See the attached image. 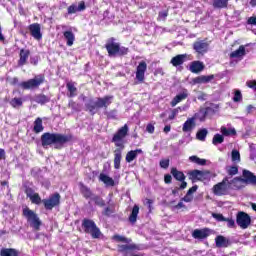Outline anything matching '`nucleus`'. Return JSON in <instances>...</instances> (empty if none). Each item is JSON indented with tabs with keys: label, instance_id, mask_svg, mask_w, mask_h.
I'll return each instance as SVG.
<instances>
[{
	"label": "nucleus",
	"instance_id": "1",
	"mask_svg": "<svg viewBox=\"0 0 256 256\" xmlns=\"http://www.w3.org/2000/svg\"><path fill=\"white\" fill-rule=\"evenodd\" d=\"M128 133H129V126L125 124L114 134L112 138V143H115V146L119 147L114 151V167L116 169H121V157H122L123 150L125 149V145H124L125 142L123 141V139L127 137Z\"/></svg>",
	"mask_w": 256,
	"mask_h": 256
},
{
	"label": "nucleus",
	"instance_id": "2",
	"mask_svg": "<svg viewBox=\"0 0 256 256\" xmlns=\"http://www.w3.org/2000/svg\"><path fill=\"white\" fill-rule=\"evenodd\" d=\"M71 139H73L72 135L46 132L41 136V143L44 149H47V147L51 145H54L55 149H62V147L66 143H69Z\"/></svg>",
	"mask_w": 256,
	"mask_h": 256
},
{
	"label": "nucleus",
	"instance_id": "3",
	"mask_svg": "<svg viewBox=\"0 0 256 256\" xmlns=\"http://www.w3.org/2000/svg\"><path fill=\"white\" fill-rule=\"evenodd\" d=\"M112 239L116 241V243H126L117 245L119 253H122L124 256H138L135 254V251H139V245L131 243V238L116 234Z\"/></svg>",
	"mask_w": 256,
	"mask_h": 256
},
{
	"label": "nucleus",
	"instance_id": "4",
	"mask_svg": "<svg viewBox=\"0 0 256 256\" xmlns=\"http://www.w3.org/2000/svg\"><path fill=\"white\" fill-rule=\"evenodd\" d=\"M45 83V76L39 74L34 78L29 79L27 81L19 82V78L14 77L10 80V85H17L20 89H24L26 91H33L35 89H39L41 85Z\"/></svg>",
	"mask_w": 256,
	"mask_h": 256
},
{
	"label": "nucleus",
	"instance_id": "5",
	"mask_svg": "<svg viewBox=\"0 0 256 256\" xmlns=\"http://www.w3.org/2000/svg\"><path fill=\"white\" fill-rule=\"evenodd\" d=\"M113 103V96H105L103 98H90L86 103V111L90 113V115H95L99 109H107L109 105Z\"/></svg>",
	"mask_w": 256,
	"mask_h": 256
},
{
	"label": "nucleus",
	"instance_id": "6",
	"mask_svg": "<svg viewBox=\"0 0 256 256\" xmlns=\"http://www.w3.org/2000/svg\"><path fill=\"white\" fill-rule=\"evenodd\" d=\"M105 48L109 57H117L127 55L129 53V48L121 46V44L115 42V38H109Z\"/></svg>",
	"mask_w": 256,
	"mask_h": 256
},
{
	"label": "nucleus",
	"instance_id": "7",
	"mask_svg": "<svg viewBox=\"0 0 256 256\" xmlns=\"http://www.w3.org/2000/svg\"><path fill=\"white\" fill-rule=\"evenodd\" d=\"M82 229L84 233L91 235L92 239H99V237H101V230L97 227L95 221L91 219L84 218L82 220Z\"/></svg>",
	"mask_w": 256,
	"mask_h": 256
},
{
	"label": "nucleus",
	"instance_id": "8",
	"mask_svg": "<svg viewBox=\"0 0 256 256\" xmlns=\"http://www.w3.org/2000/svg\"><path fill=\"white\" fill-rule=\"evenodd\" d=\"M23 216L27 219L28 223L33 227V229L39 231V228L41 227V220L39 219V216L33 212V210L24 208Z\"/></svg>",
	"mask_w": 256,
	"mask_h": 256
},
{
	"label": "nucleus",
	"instance_id": "9",
	"mask_svg": "<svg viewBox=\"0 0 256 256\" xmlns=\"http://www.w3.org/2000/svg\"><path fill=\"white\" fill-rule=\"evenodd\" d=\"M236 223L240 229H248L249 225H251V216L243 211H240L236 215Z\"/></svg>",
	"mask_w": 256,
	"mask_h": 256
},
{
	"label": "nucleus",
	"instance_id": "10",
	"mask_svg": "<svg viewBox=\"0 0 256 256\" xmlns=\"http://www.w3.org/2000/svg\"><path fill=\"white\" fill-rule=\"evenodd\" d=\"M42 203L48 211H51L54 207L59 206L61 203V195L59 193H54L48 199H43Z\"/></svg>",
	"mask_w": 256,
	"mask_h": 256
},
{
	"label": "nucleus",
	"instance_id": "11",
	"mask_svg": "<svg viewBox=\"0 0 256 256\" xmlns=\"http://www.w3.org/2000/svg\"><path fill=\"white\" fill-rule=\"evenodd\" d=\"M213 189H214V195H218V196L229 195V191L231 190L229 188V182L227 177H225L222 180V182L214 185Z\"/></svg>",
	"mask_w": 256,
	"mask_h": 256
},
{
	"label": "nucleus",
	"instance_id": "12",
	"mask_svg": "<svg viewBox=\"0 0 256 256\" xmlns=\"http://www.w3.org/2000/svg\"><path fill=\"white\" fill-rule=\"evenodd\" d=\"M226 179H228V187L230 191H239V189L245 187V182H243V178L241 177L231 178L226 176Z\"/></svg>",
	"mask_w": 256,
	"mask_h": 256
},
{
	"label": "nucleus",
	"instance_id": "13",
	"mask_svg": "<svg viewBox=\"0 0 256 256\" xmlns=\"http://www.w3.org/2000/svg\"><path fill=\"white\" fill-rule=\"evenodd\" d=\"M193 49L198 55H205L209 51V42L207 40H197L193 43Z\"/></svg>",
	"mask_w": 256,
	"mask_h": 256
},
{
	"label": "nucleus",
	"instance_id": "14",
	"mask_svg": "<svg viewBox=\"0 0 256 256\" xmlns=\"http://www.w3.org/2000/svg\"><path fill=\"white\" fill-rule=\"evenodd\" d=\"M188 175L192 181H207L209 179V172L201 170H193Z\"/></svg>",
	"mask_w": 256,
	"mask_h": 256
},
{
	"label": "nucleus",
	"instance_id": "15",
	"mask_svg": "<svg viewBox=\"0 0 256 256\" xmlns=\"http://www.w3.org/2000/svg\"><path fill=\"white\" fill-rule=\"evenodd\" d=\"M147 71V62L141 61L136 68V79L143 83L145 81V72Z\"/></svg>",
	"mask_w": 256,
	"mask_h": 256
},
{
	"label": "nucleus",
	"instance_id": "16",
	"mask_svg": "<svg viewBox=\"0 0 256 256\" xmlns=\"http://www.w3.org/2000/svg\"><path fill=\"white\" fill-rule=\"evenodd\" d=\"M29 31L31 36L35 38L36 41H41V39H43V34H41V25L39 23L29 25Z\"/></svg>",
	"mask_w": 256,
	"mask_h": 256
},
{
	"label": "nucleus",
	"instance_id": "17",
	"mask_svg": "<svg viewBox=\"0 0 256 256\" xmlns=\"http://www.w3.org/2000/svg\"><path fill=\"white\" fill-rule=\"evenodd\" d=\"M215 243H216V247L218 249L231 247V245L233 244V242H231V239H229L223 235L216 236Z\"/></svg>",
	"mask_w": 256,
	"mask_h": 256
},
{
	"label": "nucleus",
	"instance_id": "18",
	"mask_svg": "<svg viewBox=\"0 0 256 256\" xmlns=\"http://www.w3.org/2000/svg\"><path fill=\"white\" fill-rule=\"evenodd\" d=\"M242 177L244 185H256V176L253 175V172L249 170H243Z\"/></svg>",
	"mask_w": 256,
	"mask_h": 256
},
{
	"label": "nucleus",
	"instance_id": "19",
	"mask_svg": "<svg viewBox=\"0 0 256 256\" xmlns=\"http://www.w3.org/2000/svg\"><path fill=\"white\" fill-rule=\"evenodd\" d=\"M87 6H85V2L81 1L77 4H72L68 7V15H73L75 13H80L81 11H85Z\"/></svg>",
	"mask_w": 256,
	"mask_h": 256
},
{
	"label": "nucleus",
	"instance_id": "20",
	"mask_svg": "<svg viewBox=\"0 0 256 256\" xmlns=\"http://www.w3.org/2000/svg\"><path fill=\"white\" fill-rule=\"evenodd\" d=\"M189 97V92L187 89H184L181 93L177 94L171 101V107H176L178 103L181 101H185V99Z\"/></svg>",
	"mask_w": 256,
	"mask_h": 256
},
{
	"label": "nucleus",
	"instance_id": "21",
	"mask_svg": "<svg viewBox=\"0 0 256 256\" xmlns=\"http://www.w3.org/2000/svg\"><path fill=\"white\" fill-rule=\"evenodd\" d=\"M197 127V123L195 122V118L194 117H191V118H188L184 124H183V127H182V131L184 133H191V131Z\"/></svg>",
	"mask_w": 256,
	"mask_h": 256
},
{
	"label": "nucleus",
	"instance_id": "22",
	"mask_svg": "<svg viewBox=\"0 0 256 256\" xmlns=\"http://www.w3.org/2000/svg\"><path fill=\"white\" fill-rule=\"evenodd\" d=\"M64 39L66 41V45L68 47H73V43H75V34L71 28L63 32Z\"/></svg>",
	"mask_w": 256,
	"mask_h": 256
},
{
	"label": "nucleus",
	"instance_id": "23",
	"mask_svg": "<svg viewBox=\"0 0 256 256\" xmlns=\"http://www.w3.org/2000/svg\"><path fill=\"white\" fill-rule=\"evenodd\" d=\"M186 61L187 54H178L171 59L170 63L173 65V67H179V65H183V63Z\"/></svg>",
	"mask_w": 256,
	"mask_h": 256
},
{
	"label": "nucleus",
	"instance_id": "24",
	"mask_svg": "<svg viewBox=\"0 0 256 256\" xmlns=\"http://www.w3.org/2000/svg\"><path fill=\"white\" fill-rule=\"evenodd\" d=\"M29 55H31V52L27 49H21L19 53V61L18 65L19 67H23V65L27 64V60L29 59Z\"/></svg>",
	"mask_w": 256,
	"mask_h": 256
},
{
	"label": "nucleus",
	"instance_id": "25",
	"mask_svg": "<svg viewBox=\"0 0 256 256\" xmlns=\"http://www.w3.org/2000/svg\"><path fill=\"white\" fill-rule=\"evenodd\" d=\"M32 101L39 105H45V103H49L51 101V98L45 94H37L32 98Z\"/></svg>",
	"mask_w": 256,
	"mask_h": 256
},
{
	"label": "nucleus",
	"instance_id": "26",
	"mask_svg": "<svg viewBox=\"0 0 256 256\" xmlns=\"http://www.w3.org/2000/svg\"><path fill=\"white\" fill-rule=\"evenodd\" d=\"M189 69H190L191 73H201V71H203V69H205V65L201 61H193L190 64Z\"/></svg>",
	"mask_w": 256,
	"mask_h": 256
},
{
	"label": "nucleus",
	"instance_id": "27",
	"mask_svg": "<svg viewBox=\"0 0 256 256\" xmlns=\"http://www.w3.org/2000/svg\"><path fill=\"white\" fill-rule=\"evenodd\" d=\"M143 150L142 149H136L131 150L126 154V163H132V161H135L137 159V155H142Z\"/></svg>",
	"mask_w": 256,
	"mask_h": 256
},
{
	"label": "nucleus",
	"instance_id": "28",
	"mask_svg": "<svg viewBox=\"0 0 256 256\" xmlns=\"http://www.w3.org/2000/svg\"><path fill=\"white\" fill-rule=\"evenodd\" d=\"M247 53L245 52V46L241 45L239 48L230 53L231 59H239L241 57H245Z\"/></svg>",
	"mask_w": 256,
	"mask_h": 256
},
{
	"label": "nucleus",
	"instance_id": "29",
	"mask_svg": "<svg viewBox=\"0 0 256 256\" xmlns=\"http://www.w3.org/2000/svg\"><path fill=\"white\" fill-rule=\"evenodd\" d=\"M80 192L83 195L85 199H93V191H91V188L85 186L83 183H80Z\"/></svg>",
	"mask_w": 256,
	"mask_h": 256
},
{
	"label": "nucleus",
	"instance_id": "30",
	"mask_svg": "<svg viewBox=\"0 0 256 256\" xmlns=\"http://www.w3.org/2000/svg\"><path fill=\"white\" fill-rule=\"evenodd\" d=\"M99 181L104 183V185H107V187H115V180H113V178L107 176V174L101 173L99 175Z\"/></svg>",
	"mask_w": 256,
	"mask_h": 256
},
{
	"label": "nucleus",
	"instance_id": "31",
	"mask_svg": "<svg viewBox=\"0 0 256 256\" xmlns=\"http://www.w3.org/2000/svg\"><path fill=\"white\" fill-rule=\"evenodd\" d=\"M192 236L194 239H207V237H209V232H207L205 229H196L193 231Z\"/></svg>",
	"mask_w": 256,
	"mask_h": 256
},
{
	"label": "nucleus",
	"instance_id": "32",
	"mask_svg": "<svg viewBox=\"0 0 256 256\" xmlns=\"http://www.w3.org/2000/svg\"><path fill=\"white\" fill-rule=\"evenodd\" d=\"M212 6L214 9H227L229 0H213Z\"/></svg>",
	"mask_w": 256,
	"mask_h": 256
},
{
	"label": "nucleus",
	"instance_id": "33",
	"mask_svg": "<svg viewBox=\"0 0 256 256\" xmlns=\"http://www.w3.org/2000/svg\"><path fill=\"white\" fill-rule=\"evenodd\" d=\"M220 131L224 137H233L237 135V130H235V128H227L222 126Z\"/></svg>",
	"mask_w": 256,
	"mask_h": 256
},
{
	"label": "nucleus",
	"instance_id": "34",
	"mask_svg": "<svg viewBox=\"0 0 256 256\" xmlns=\"http://www.w3.org/2000/svg\"><path fill=\"white\" fill-rule=\"evenodd\" d=\"M171 175L176 181H185V174L182 171L177 170V168L171 169Z\"/></svg>",
	"mask_w": 256,
	"mask_h": 256
},
{
	"label": "nucleus",
	"instance_id": "35",
	"mask_svg": "<svg viewBox=\"0 0 256 256\" xmlns=\"http://www.w3.org/2000/svg\"><path fill=\"white\" fill-rule=\"evenodd\" d=\"M43 129H45V127H43V120L41 118H37L34 121V127H33L34 133H42Z\"/></svg>",
	"mask_w": 256,
	"mask_h": 256
},
{
	"label": "nucleus",
	"instance_id": "36",
	"mask_svg": "<svg viewBox=\"0 0 256 256\" xmlns=\"http://www.w3.org/2000/svg\"><path fill=\"white\" fill-rule=\"evenodd\" d=\"M194 118L195 121H197V119H199L201 121V123H203V121H205V119H207V112L203 109L200 108L199 111L197 113L194 114V116H192Z\"/></svg>",
	"mask_w": 256,
	"mask_h": 256
},
{
	"label": "nucleus",
	"instance_id": "37",
	"mask_svg": "<svg viewBox=\"0 0 256 256\" xmlns=\"http://www.w3.org/2000/svg\"><path fill=\"white\" fill-rule=\"evenodd\" d=\"M0 255L1 256H19V254L17 253V250L13 248H3L0 251Z\"/></svg>",
	"mask_w": 256,
	"mask_h": 256
},
{
	"label": "nucleus",
	"instance_id": "38",
	"mask_svg": "<svg viewBox=\"0 0 256 256\" xmlns=\"http://www.w3.org/2000/svg\"><path fill=\"white\" fill-rule=\"evenodd\" d=\"M213 79H215L214 75H208V76L202 75L195 79V83H209L213 81Z\"/></svg>",
	"mask_w": 256,
	"mask_h": 256
},
{
	"label": "nucleus",
	"instance_id": "39",
	"mask_svg": "<svg viewBox=\"0 0 256 256\" xmlns=\"http://www.w3.org/2000/svg\"><path fill=\"white\" fill-rule=\"evenodd\" d=\"M137 215H139V206L134 205L132 212L129 216L130 223H137Z\"/></svg>",
	"mask_w": 256,
	"mask_h": 256
},
{
	"label": "nucleus",
	"instance_id": "40",
	"mask_svg": "<svg viewBox=\"0 0 256 256\" xmlns=\"http://www.w3.org/2000/svg\"><path fill=\"white\" fill-rule=\"evenodd\" d=\"M66 87L70 93L68 97H77V87H75V84L73 82L67 83Z\"/></svg>",
	"mask_w": 256,
	"mask_h": 256
},
{
	"label": "nucleus",
	"instance_id": "41",
	"mask_svg": "<svg viewBox=\"0 0 256 256\" xmlns=\"http://www.w3.org/2000/svg\"><path fill=\"white\" fill-rule=\"evenodd\" d=\"M90 200L93 201L94 205H97L98 207H105V200H103V198H101L99 195L94 194Z\"/></svg>",
	"mask_w": 256,
	"mask_h": 256
},
{
	"label": "nucleus",
	"instance_id": "42",
	"mask_svg": "<svg viewBox=\"0 0 256 256\" xmlns=\"http://www.w3.org/2000/svg\"><path fill=\"white\" fill-rule=\"evenodd\" d=\"M189 161H191V163H196V165H206L207 164V160L201 159L197 156H190Z\"/></svg>",
	"mask_w": 256,
	"mask_h": 256
},
{
	"label": "nucleus",
	"instance_id": "43",
	"mask_svg": "<svg viewBox=\"0 0 256 256\" xmlns=\"http://www.w3.org/2000/svg\"><path fill=\"white\" fill-rule=\"evenodd\" d=\"M225 141V138L223 137V134H215L213 139H212V143L213 145H221V143H223Z\"/></svg>",
	"mask_w": 256,
	"mask_h": 256
},
{
	"label": "nucleus",
	"instance_id": "44",
	"mask_svg": "<svg viewBox=\"0 0 256 256\" xmlns=\"http://www.w3.org/2000/svg\"><path fill=\"white\" fill-rule=\"evenodd\" d=\"M208 133L209 131H207V129L204 128L197 132L196 137L197 139H199V141H205Z\"/></svg>",
	"mask_w": 256,
	"mask_h": 256
},
{
	"label": "nucleus",
	"instance_id": "45",
	"mask_svg": "<svg viewBox=\"0 0 256 256\" xmlns=\"http://www.w3.org/2000/svg\"><path fill=\"white\" fill-rule=\"evenodd\" d=\"M232 161L233 163H240L241 162V154L239 150H232Z\"/></svg>",
	"mask_w": 256,
	"mask_h": 256
},
{
	"label": "nucleus",
	"instance_id": "46",
	"mask_svg": "<svg viewBox=\"0 0 256 256\" xmlns=\"http://www.w3.org/2000/svg\"><path fill=\"white\" fill-rule=\"evenodd\" d=\"M30 201H32V203H34L35 205H41V203H43V200H41V196H39V194L37 193L30 196Z\"/></svg>",
	"mask_w": 256,
	"mask_h": 256
},
{
	"label": "nucleus",
	"instance_id": "47",
	"mask_svg": "<svg viewBox=\"0 0 256 256\" xmlns=\"http://www.w3.org/2000/svg\"><path fill=\"white\" fill-rule=\"evenodd\" d=\"M228 177H233L239 173V168L237 166H230L227 168Z\"/></svg>",
	"mask_w": 256,
	"mask_h": 256
},
{
	"label": "nucleus",
	"instance_id": "48",
	"mask_svg": "<svg viewBox=\"0 0 256 256\" xmlns=\"http://www.w3.org/2000/svg\"><path fill=\"white\" fill-rule=\"evenodd\" d=\"M202 109L206 112V115H213V113H215V109H217V105L211 104L210 106Z\"/></svg>",
	"mask_w": 256,
	"mask_h": 256
},
{
	"label": "nucleus",
	"instance_id": "49",
	"mask_svg": "<svg viewBox=\"0 0 256 256\" xmlns=\"http://www.w3.org/2000/svg\"><path fill=\"white\" fill-rule=\"evenodd\" d=\"M10 105H12L13 107H21V105H23V99H21V98H13L10 101Z\"/></svg>",
	"mask_w": 256,
	"mask_h": 256
},
{
	"label": "nucleus",
	"instance_id": "50",
	"mask_svg": "<svg viewBox=\"0 0 256 256\" xmlns=\"http://www.w3.org/2000/svg\"><path fill=\"white\" fill-rule=\"evenodd\" d=\"M242 99H243V95L241 94V91L236 90L233 97L234 103H239V101H241Z\"/></svg>",
	"mask_w": 256,
	"mask_h": 256
},
{
	"label": "nucleus",
	"instance_id": "51",
	"mask_svg": "<svg viewBox=\"0 0 256 256\" xmlns=\"http://www.w3.org/2000/svg\"><path fill=\"white\" fill-rule=\"evenodd\" d=\"M160 167L162 169H169V159L160 160Z\"/></svg>",
	"mask_w": 256,
	"mask_h": 256
},
{
	"label": "nucleus",
	"instance_id": "52",
	"mask_svg": "<svg viewBox=\"0 0 256 256\" xmlns=\"http://www.w3.org/2000/svg\"><path fill=\"white\" fill-rule=\"evenodd\" d=\"M227 222V227H229L230 229H233L235 227V220H233V218H225V220Z\"/></svg>",
	"mask_w": 256,
	"mask_h": 256
},
{
	"label": "nucleus",
	"instance_id": "53",
	"mask_svg": "<svg viewBox=\"0 0 256 256\" xmlns=\"http://www.w3.org/2000/svg\"><path fill=\"white\" fill-rule=\"evenodd\" d=\"M247 87L256 91V80H250L246 82Z\"/></svg>",
	"mask_w": 256,
	"mask_h": 256
},
{
	"label": "nucleus",
	"instance_id": "54",
	"mask_svg": "<svg viewBox=\"0 0 256 256\" xmlns=\"http://www.w3.org/2000/svg\"><path fill=\"white\" fill-rule=\"evenodd\" d=\"M212 217H213V219H216V221H225L223 214L212 213Z\"/></svg>",
	"mask_w": 256,
	"mask_h": 256
},
{
	"label": "nucleus",
	"instance_id": "55",
	"mask_svg": "<svg viewBox=\"0 0 256 256\" xmlns=\"http://www.w3.org/2000/svg\"><path fill=\"white\" fill-rule=\"evenodd\" d=\"M182 201H185V203H191L193 201V196L191 194L187 193L183 198Z\"/></svg>",
	"mask_w": 256,
	"mask_h": 256
},
{
	"label": "nucleus",
	"instance_id": "56",
	"mask_svg": "<svg viewBox=\"0 0 256 256\" xmlns=\"http://www.w3.org/2000/svg\"><path fill=\"white\" fill-rule=\"evenodd\" d=\"M179 109L181 108H175L173 111H172V114L169 116V119L172 121V119H175V117H177V115H179Z\"/></svg>",
	"mask_w": 256,
	"mask_h": 256
},
{
	"label": "nucleus",
	"instance_id": "57",
	"mask_svg": "<svg viewBox=\"0 0 256 256\" xmlns=\"http://www.w3.org/2000/svg\"><path fill=\"white\" fill-rule=\"evenodd\" d=\"M146 131H147L148 133H150V134L155 133V126H153V124H148V125L146 126Z\"/></svg>",
	"mask_w": 256,
	"mask_h": 256
},
{
	"label": "nucleus",
	"instance_id": "58",
	"mask_svg": "<svg viewBox=\"0 0 256 256\" xmlns=\"http://www.w3.org/2000/svg\"><path fill=\"white\" fill-rule=\"evenodd\" d=\"M171 181H173V177L170 174H166L164 176V182L169 185L171 183Z\"/></svg>",
	"mask_w": 256,
	"mask_h": 256
},
{
	"label": "nucleus",
	"instance_id": "59",
	"mask_svg": "<svg viewBox=\"0 0 256 256\" xmlns=\"http://www.w3.org/2000/svg\"><path fill=\"white\" fill-rule=\"evenodd\" d=\"M197 189H199V187L197 185L192 186L189 190H188V195H193V193H195L197 191Z\"/></svg>",
	"mask_w": 256,
	"mask_h": 256
},
{
	"label": "nucleus",
	"instance_id": "60",
	"mask_svg": "<svg viewBox=\"0 0 256 256\" xmlns=\"http://www.w3.org/2000/svg\"><path fill=\"white\" fill-rule=\"evenodd\" d=\"M248 25H256V16H252L247 21Z\"/></svg>",
	"mask_w": 256,
	"mask_h": 256
},
{
	"label": "nucleus",
	"instance_id": "61",
	"mask_svg": "<svg viewBox=\"0 0 256 256\" xmlns=\"http://www.w3.org/2000/svg\"><path fill=\"white\" fill-rule=\"evenodd\" d=\"M111 213H113V211H111V208L106 207L103 211V215H106L107 217H109V215H111Z\"/></svg>",
	"mask_w": 256,
	"mask_h": 256
},
{
	"label": "nucleus",
	"instance_id": "62",
	"mask_svg": "<svg viewBox=\"0 0 256 256\" xmlns=\"http://www.w3.org/2000/svg\"><path fill=\"white\" fill-rule=\"evenodd\" d=\"M167 15H168L167 11H162L159 13L160 19H165L167 17Z\"/></svg>",
	"mask_w": 256,
	"mask_h": 256
},
{
	"label": "nucleus",
	"instance_id": "63",
	"mask_svg": "<svg viewBox=\"0 0 256 256\" xmlns=\"http://www.w3.org/2000/svg\"><path fill=\"white\" fill-rule=\"evenodd\" d=\"M185 207V204H183V201H180L176 206L175 209H183Z\"/></svg>",
	"mask_w": 256,
	"mask_h": 256
},
{
	"label": "nucleus",
	"instance_id": "64",
	"mask_svg": "<svg viewBox=\"0 0 256 256\" xmlns=\"http://www.w3.org/2000/svg\"><path fill=\"white\" fill-rule=\"evenodd\" d=\"M75 105H77L75 102H73V100H71L68 104V107H70L71 109H75L77 111V108H75Z\"/></svg>",
	"mask_w": 256,
	"mask_h": 256
}]
</instances>
